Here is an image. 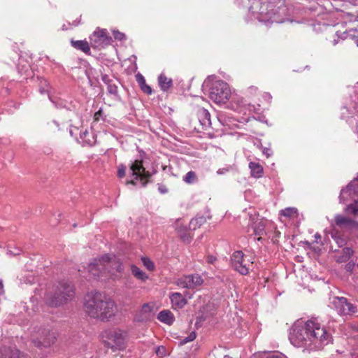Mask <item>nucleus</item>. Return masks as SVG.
I'll return each mask as SVG.
<instances>
[{"label": "nucleus", "mask_w": 358, "mask_h": 358, "mask_svg": "<svg viewBox=\"0 0 358 358\" xmlns=\"http://www.w3.org/2000/svg\"><path fill=\"white\" fill-rule=\"evenodd\" d=\"M289 338L294 345L310 349H320L332 341L331 335L315 320H308L304 325L296 327Z\"/></svg>", "instance_id": "f257e3e1"}, {"label": "nucleus", "mask_w": 358, "mask_h": 358, "mask_svg": "<svg viewBox=\"0 0 358 358\" xmlns=\"http://www.w3.org/2000/svg\"><path fill=\"white\" fill-rule=\"evenodd\" d=\"M84 310L91 317L108 320L115 315L116 305L103 293L90 292L85 297Z\"/></svg>", "instance_id": "f03ea898"}, {"label": "nucleus", "mask_w": 358, "mask_h": 358, "mask_svg": "<svg viewBox=\"0 0 358 358\" xmlns=\"http://www.w3.org/2000/svg\"><path fill=\"white\" fill-rule=\"evenodd\" d=\"M124 268L122 262L115 256L103 255L100 259H95L88 265V271L94 277L101 274L122 272Z\"/></svg>", "instance_id": "7ed1b4c3"}, {"label": "nucleus", "mask_w": 358, "mask_h": 358, "mask_svg": "<svg viewBox=\"0 0 358 358\" xmlns=\"http://www.w3.org/2000/svg\"><path fill=\"white\" fill-rule=\"evenodd\" d=\"M75 295V289L70 282H59L54 294H49L46 297V303L51 307L59 306L71 300Z\"/></svg>", "instance_id": "20e7f679"}, {"label": "nucleus", "mask_w": 358, "mask_h": 358, "mask_svg": "<svg viewBox=\"0 0 358 358\" xmlns=\"http://www.w3.org/2000/svg\"><path fill=\"white\" fill-rule=\"evenodd\" d=\"M103 337L106 338L105 343L107 347L113 350H123L126 346L127 334L120 329H113L106 331Z\"/></svg>", "instance_id": "39448f33"}, {"label": "nucleus", "mask_w": 358, "mask_h": 358, "mask_svg": "<svg viewBox=\"0 0 358 358\" xmlns=\"http://www.w3.org/2000/svg\"><path fill=\"white\" fill-rule=\"evenodd\" d=\"M209 96L217 103L227 102L231 96L229 85L222 80L214 81L210 88Z\"/></svg>", "instance_id": "423d86ee"}, {"label": "nucleus", "mask_w": 358, "mask_h": 358, "mask_svg": "<svg viewBox=\"0 0 358 358\" xmlns=\"http://www.w3.org/2000/svg\"><path fill=\"white\" fill-rule=\"evenodd\" d=\"M231 266L241 275H247L252 266L253 262L244 255L242 251H236L231 257Z\"/></svg>", "instance_id": "0eeeda50"}, {"label": "nucleus", "mask_w": 358, "mask_h": 358, "mask_svg": "<svg viewBox=\"0 0 358 358\" xmlns=\"http://www.w3.org/2000/svg\"><path fill=\"white\" fill-rule=\"evenodd\" d=\"M332 303L340 315H350L357 311V307L349 303L345 297H335Z\"/></svg>", "instance_id": "6e6552de"}, {"label": "nucleus", "mask_w": 358, "mask_h": 358, "mask_svg": "<svg viewBox=\"0 0 358 358\" xmlns=\"http://www.w3.org/2000/svg\"><path fill=\"white\" fill-rule=\"evenodd\" d=\"M203 282V279L198 274L185 275L177 280V285L179 287L187 289H195Z\"/></svg>", "instance_id": "1a4fd4ad"}, {"label": "nucleus", "mask_w": 358, "mask_h": 358, "mask_svg": "<svg viewBox=\"0 0 358 358\" xmlns=\"http://www.w3.org/2000/svg\"><path fill=\"white\" fill-rule=\"evenodd\" d=\"M130 169L132 171V175L135 176L136 178H140L142 181V185L145 187L148 180H147L150 176V173L145 171L143 167L142 161L135 160L131 165Z\"/></svg>", "instance_id": "9d476101"}, {"label": "nucleus", "mask_w": 358, "mask_h": 358, "mask_svg": "<svg viewBox=\"0 0 358 358\" xmlns=\"http://www.w3.org/2000/svg\"><path fill=\"white\" fill-rule=\"evenodd\" d=\"M90 41L93 46L98 48L108 44L110 38L106 29H97L91 35Z\"/></svg>", "instance_id": "9b49d317"}, {"label": "nucleus", "mask_w": 358, "mask_h": 358, "mask_svg": "<svg viewBox=\"0 0 358 358\" xmlns=\"http://www.w3.org/2000/svg\"><path fill=\"white\" fill-rule=\"evenodd\" d=\"M40 338L37 341H34L36 345L48 347L53 344L56 341L55 333L51 332L49 329H43L39 333Z\"/></svg>", "instance_id": "f8f14e48"}, {"label": "nucleus", "mask_w": 358, "mask_h": 358, "mask_svg": "<svg viewBox=\"0 0 358 358\" xmlns=\"http://www.w3.org/2000/svg\"><path fill=\"white\" fill-rule=\"evenodd\" d=\"M334 221L336 224L340 227H355L358 226L357 222L341 215H336Z\"/></svg>", "instance_id": "ddd939ff"}, {"label": "nucleus", "mask_w": 358, "mask_h": 358, "mask_svg": "<svg viewBox=\"0 0 358 358\" xmlns=\"http://www.w3.org/2000/svg\"><path fill=\"white\" fill-rule=\"evenodd\" d=\"M172 306L176 309H180L185 306L187 303V300L182 296L180 293H173L170 296Z\"/></svg>", "instance_id": "4468645a"}, {"label": "nucleus", "mask_w": 358, "mask_h": 358, "mask_svg": "<svg viewBox=\"0 0 358 358\" xmlns=\"http://www.w3.org/2000/svg\"><path fill=\"white\" fill-rule=\"evenodd\" d=\"M157 319L168 325L172 324L175 320L173 314L169 310L160 311L157 315Z\"/></svg>", "instance_id": "2eb2a0df"}, {"label": "nucleus", "mask_w": 358, "mask_h": 358, "mask_svg": "<svg viewBox=\"0 0 358 358\" xmlns=\"http://www.w3.org/2000/svg\"><path fill=\"white\" fill-rule=\"evenodd\" d=\"M152 310V308L151 306H150V304L144 303L139 311V315L136 316L135 320L137 321H143L147 320L149 317Z\"/></svg>", "instance_id": "dca6fc26"}, {"label": "nucleus", "mask_w": 358, "mask_h": 358, "mask_svg": "<svg viewBox=\"0 0 358 358\" xmlns=\"http://www.w3.org/2000/svg\"><path fill=\"white\" fill-rule=\"evenodd\" d=\"M158 82L160 88L164 92L169 90L173 85L172 79L168 78L164 73L159 75Z\"/></svg>", "instance_id": "f3484780"}, {"label": "nucleus", "mask_w": 358, "mask_h": 358, "mask_svg": "<svg viewBox=\"0 0 358 358\" xmlns=\"http://www.w3.org/2000/svg\"><path fill=\"white\" fill-rule=\"evenodd\" d=\"M265 225L266 221L264 220H258L256 222H253L252 225L253 234L255 236L263 235L265 233Z\"/></svg>", "instance_id": "a211bd4d"}, {"label": "nucleus", "mask_w": 358, "mask_h": 358, "mask_svg": "<svg viewBox=\"0 0 358 358\" xmlns=\"http://www.w3.org/2000/svg\"><path fill=\"white\" fill-rule=\"evenodd\" d=\"M80 138L82 139L83 143L87 145L92 146L96 143V139L92 132H90L87 129L80 132Z\"/></svg>", "instance_id": "6ab92c4d"}, {"label": "nucleus", "mask_w": 358, "mask_h": 358, "mask_svg": "<svg viewBox=\"0 0 358 358\" xmlns=\"http://www.w3.org/2000/svg\"><path fill=\"white\" fill-rule=\"evenodd\" d=\"M249 168L252 177L259 178L262 176L263 167L259 163L252 162L249 164Z\"/></svg>", "instance_id": "aec40b11"}, {"label": "nucleus", "mask_w": 358, "mask_h": 358, "mask_svg": "<svg viewBox=\"0 0 358 358\" xmlns=\"http://www.w3.org/2000/svg\"><path fill=\"white\" fill-rule=\"evenodd\" d=\"M71 43L73 48L85 53H89L90 51V45L86 41H71Z\"/></svg>", "instance_id": "412c9836"}, {"label": "nucleus", "mask_w": 358, "mask_h": 358, "mask_svg": "<svg viewBox=\"0 0 358 358\" xmlns=\"http://www.w3.org/2000/svg\"><path fill=\"white\" fill-rule=\"evenodd\" d=\"M136 77L141 90L147 94H151L152 92V88L146 84L144 77L141 74H138Z\"/></svg>", "instance_id": "4be33fe9"}, {"label": "nucleus", "mask_w": 358, "mask_h": 358, "mask_svg": "<svg viewBox=\"0 0 358 358\" xmlns=\"http://www.w3.org/2000/svg\"><path fill=\"white\" fill-rule=\"evenodd\" d=\"M131 271L132 275L138 280L145 281L148 278L145 272L134 264L131 266Z\"/></svg>", "instance_id": "5701e85b"}, {"label": "nucleus", "mask_w": 358, "mask_h": 358, "mask_svg": "<svg viewBox=\"0 0 358 358\" xmlns=\"http://www.w3.org/2000/svg\"><path fill=\"white\" fill-rule=\"evenodd\" d=\"M176 229L178 234L184 241H189V236L187 235V228L186 226L183 225L180 221H178Z\"/></svg>", "instance_id": "b1692460"}, {"label": "nucleus", "mask_w": 358, "mask_h": 358, "mask_svg": "<svg viewBox=\"0 0 358 358\" xmlns=\"http://www.w3.org/2000/svg\"><path fill=\"white\" fill-rule=\"evenodd\" d=\"M199 120L203 125L210 124V115L208 111L204 108H201L199 110Z\"/></svg>", "instance_id": "393cba45"}, {"label": "nucleus", "mask_w": 358, "mask_h": 358, "mask_svg": "<svg viewBox=\"0 0 358 358\" xmlns=\"http://www.w3.org/2000/svg\"><path fill=\"white\" fill-rule=\"evenodd\" d=\"M205 222L206 220L203 217H195L189 222V229L195 230L196 228L201 227Z\"/></svg>", "instance_id": "a878e982"}, {"label": "nucleus", "mask_w": 358, "mask_h": 358, "mask_svg": "<svg viewBox=\"0 0 358 358\" xmlns=\"http://www.w3.org/2000/svg\"><path fill=\"white\" fill-rule=\"evenodd\" d=\"M183 180L187 184H193L196 182L198 180L196 173L193 171L187 172L184 176Z\"/></svg>", "instance_id": "bb28decb"}, {"label": "nucleus", "mask_w": 358, "mask_h": 358, "mask_svg": "<svg viewBox=\"0 0 358 358\" xmlns=\"http://www.w3.org/2000/svg\"><path fill=\"white\" fill-rule=\"evenodd\" d=\"M345 212L358 216V201H355L353 203L348 205L345 208Z\"/></svg>", "instance_id": "cd10ccee"}, {"label": "nucleus", "mask_w": 358, "mask_h": 358, "mask_svg": "<svg viewBox=\"0 0 358 358\" xmlns=\"http://www.w3.org/2000/svg\"><path fill=\"white\" fill-rule=\"evenodd\" d=\"M280 215L287 217H293L297 215V209L295 208H287L280 211Z\"/></svg>", "instance_id": "c85d7f7f"}, {"label": "nucleus", "mask_w": 358, "mask_h": 358, "mask_svg": "<svg viewBox=\"0 0 358 358\" xmlns=\"http://www.w3.org/2000/svg\"><path fill=\"white\" fill-rule=\"evenodd\" d=\"M141 261L143 264V265L149 270V271H153L155 269V264L152 262V261L146 257H143L141 258Z\"/></svg>", "instance_id": "c756f323"}, {"label": "nucleus", "mask_w": 358, "mask_h": 358, "mask_svg": "<svg viewBox=\"0 0 358 358\" xmlns=\"http://www.w3.org/2000/svg\"><path fill=\"white\" fill-rule=\"evenodd\" d=\"M108 91L110 94H116L117 93V87L115 83H113V81L112 83H110V84H108Z\"/></svg>", "instance_id": "7c9ffc66"}, {"label": "nucleus", "mask_w": 358, "mask_h": 358, "mask_svg": "<svg viewBox=\"0 0 358 358\" xmlns=\"http://www.w3.org/2000/svg\"><path fill=\"white\" fill-rule=\"evenodd\" d=\"M196 338V333L194 331H192L190 333V334L187 336L183 338L181 341L182 344H185L188 342L192 341Z\"/></svg>", "instance_id": "2f4dec72"}, {"label": "nucleus", "mask_w": 358, "mask_h": 358, "mask_svg": "<svg viewBox=\"0 0 358 358\" xmlns=\"http://www.w3.org/2000/svg\"><path fill=\"white\" fill-rule=\"evenodd\" d=\"M157 356L163 357L166 355V348L164 346H158L155 351Z\"/></svg>", "instance_id": "473e14b6"}, {"label": "nucleus", "mask_w": 358, "mask_h": 358, "mask_svg": "<svg viewBox=\"0 0 358 358\" xmlns=\"http://www.w3.org/2000/svg\"><path fill=\"white\" fill-rule=\"evenodd\" d=\"M233 168L231 166H228L218 169L217 171V173L219 175L225 174V173L229 172Z\"/></svg>", "instance_id": "72a5a7b5"}, {"label": "nucleus", "mask_w": 358, "mask_h": 358, "mask_svg": "<svg viewBox=\"0 0 358 358\" xmlns=\"http://www.w3.org/2000/svg\"><path fill=\"white\" fill-rule=\"evenodd\" d=\"M113 36L115 39L119 41H122L125 38V35L123 33L120 32L119 31H114Z\"/></svg>", "instance_id": "f704fd0d"}, {"label": "nucleus", "mask_w": 358, "mask_h": 358, "mask_svg": "<svg viewBox=\"0 0 358 358\" xmlns=\"http://www.w3.org/2000/svg\"><path fill=\"white\" fill-rule=\"evenodd\" d=\"M126 167L123 165L118 166L117 176L120 178H123L125 176Z\"/></svg>", "instance_id": "c9c22d12"}, {"label": "nucleus", "mask_w": 358, "mask_h": 358, "mask_svg": "<svg viewBox=\"0 0 358 358\" xmlns=\"http://www.w3.org/2000/svg\"><path fill=\"white\" fill-rule=\"evenodd\" d=\"M217 258L215 256L213 255H208L206 257V262L208 264H213L216 262Z\"/></svg>", "instance_id": "e433bc0d"}, {"label": "nucleus", "mask_w": 358, "mask_h": 358, "mask_svg": "<svg viewBox=\"0 0 358 358\" xmlns=\"http://www.w3.org/2000/svg\"><path fill=\"white\" fill-rule=\"evenodd\" d=\"M102 80L106 84H110V83L113 82V80L109 78V76L106 74H103L101 76Z\"/></svg>", "instance_id": "4c0bfd02"}, {"label": "nucleus", "mask_w": 358, "mask_h": 358, "mask_svg": "<svg viewBox=\"0 0 358 358\" xmlns=\"http://www.w3.org/2000/svg\"><path fill=\"white\" fill-rule=\"evenodd\" d=\"M103 110L100 108L97 112L94 113V118L95 121H99L100 117L102 116Z\"/></svg>", "instance_id": "58836bf2"}, {"label": "nucleus", "mask_w": 358, "mask_h": 358, "mask_svg": "<svg viewBox=\"0 0 358 358\" xmlns=\"http://www.w3.org/2000/svg\"><path fill=\"white\" fill-rule=\"evenodd\" d=\"M158 190L162 194H165V193L168 192L167 187L164 185H159Z\"/></svg>", "instance_id": "ea45409f"}, {"label": "nucleus", "mask_w": 358, "mask_h": 358, "mask_svg": "<svg viewBox=\"0 0 358 358\" xmlns=\"http://www.w3.org/2000/svg\"><path fill=\"white\" fill-rule=\"evenodd\" d=\"M263 153L267 157H269L271 155V151L270 149H268V148H265L264 150H263Z\"/></svg>", "instance_id": "a19ab883"}, {"label": "nucleus", "mask_w": 358, "mask_h": 358, "mask_svg": "<svg viewBox=\"0 0 358 358\" xmlns=\"http://www.w3.org/2000/svg\"><path fill=\"white\" fill-rule=\"evenodd\" d=\"M267 358H285V357L282 355H273L268 356Z\"/></svg>", "instance_id": "79ce46f5"}, {"label": "nucleus", "mask_w": 358, "mask_h": 358, "mask_svg": "<svg viewBox=\"0 0 358 358\" xmlns=\"http://www.w3.org/2000/svg\"><path fill=\"white\" fill-rule=\"evenodd\" d=\"M4 289H3V285L1 280H0V294H3Z\"/></svg>", "instance_id": "37998d69"}, {"label": "nucleus", "mask_w": 358, "mask_h": 358, "mask_svg": "<svg viewBox=\"0 0 358 358\" xmlns=\"http://www.w3.org/2000/svg\"><path fill=\"white\" fill-rule=\"evenodd\" d=\"M315 238L316 239L315 242L317 243V240L321 238V236L320 234L317 233L315 234Z\"/></svg>", "instance_id": "c03bdc74"}, {"label": "nucleus", "mask_w": 358, "mask_h": 358, "mask_svg": "<svg viewBox=\"0 0 358 358\" xmlns=\"http://www.w3.org/2000/svg\"><path fill=\"white\" fill-rule=\"evenodd\" d=\"M127 184H131V185H136V182L134 180H129V181H127Z\"/></svg>", "instance_id": "a18cd8bd"}, {"label": "nucleus", "mask_w": 358, "mask_h": 358, "mask_svg": "<svg viewBox=\"0 0 358 358\" xmlns=\"http://www.w3.org/2000/svg\"><path fill=\"white\" fill-rule=\"evenodd\" d=\"M352 187V183H350V184L348 186V189H351Z\"/></svg>", "instance_id": "49530a36"}, {"label": "nucleus", "mask_w": 358, "mask_h": 358, "mask_svg": "<svg viewBox=\"0 0 358 358\" xmlns=\"http://www.w3.org/2000/svg\"><path fill=\"white\" fill-rule=\"evenodd\" d=\"M45 92V90H43H43H41V93H42V94H43V93H44Z\"/></svg>", "instance_id": "de8ad7c7"}, {"label": "nucleus", "mask_w": 358, "mask_h": 358, "mask_svg": "<svg viewBox=\"0 0 358 358\" xmlns=\"http://www.w3.org/2000/svg\"><path fill=\"white\" fill-rule=\"evenodd\" d=\"M223 358H232V357H229V356H228V355H226V356H224Z\"/></svg>", "instance_id": "09e8293b"}, {"label": "nucleus", "mask_w": 358, "mask_h": 358, "mask_svg": "<svg viewBox=\"0 0 358 358\" xmlns=\"http://www.w3.org/2000/svg\"><path fill=\"white\" fill-rule=\"evenodd\" d=\"M355 181H357L358 182V174H357V177L355 179Z\"/></svg>", "instance_id": "8fccbe9b"}, {"label": "nucleus", "mask_w": 358, "mask_h": 358, "mask_svg": "<svg viewBox=\"0 0 358 358\" xmlns=\"http://www.w3.org/2000/svg\"><path fill=\"white\" fill-rule=\"evenodd\" d=\"M355 42H356L357 45H358V38L356 39Z\"/></svg>", "instance_id": "3c124183"}, {"label": "nucleus", "mask_w": 358, "mask_h": 358, "mask_svg": "<svg viewBox=\"0 0 358 358\" xmlns=\"http://www.w3.org/2000/svg\"><path fill=\"white\" fill-rule=\"evenodd\" d=\"M261 239H262V237H261V236H259V237L257 238V240H258V241H259V240H261Z\"/></svg>", "instance_id": "603ef678"}, {"label": "nucleus", "mask_w": 358, "mask_h": 358, "mask_svg": "<svg viewBox=\"0 0 358 358\" xmlns=\"http://www.w3.org/2000/svg\"><path fill=\"white\" fill-rule=\"evenodd\" d=\"M10 358H13V357H10Z\"/></svg>", "instance_id": "864d4df0"}]
</instances>
